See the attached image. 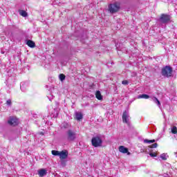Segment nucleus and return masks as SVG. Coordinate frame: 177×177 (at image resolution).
Returning <instances> with one entry per match:
<instances>
[{
  "label": "nucleus",
  "mask_w": 177,
  "mask_h": 177,
  "mask_svg": "<svg viewBox=\"0 0 177 177\" xmlns=\"http://www.w3.org/2000/svg\"><path fill=\"white\" fill-rule=\"evenodd\" d=\"M172 67L169 66H165L161 70V74L162 77L165 78H169V77H172Z\"/></svg>",
  "instance_id": "nucleus-1"
},
{
  "label": "nucleus",
  "mask_w": 177,
  "mask_h": 177,
  "mask_svg": "<svg viewBox=\"0 0 177 177\" xmlns=\"http://www.w3.org/2000/svg\"><path fill=\"white\" fill-rule=\"evenodd\" d=\"M65 138L68 142H74L77 139V133L74 130L68 129L66 132Z\"/></svg>",
  "instance_id": "nucleus-2"
},
{
  "label": "nucleus",
  "mask_w": 177,
  "mask_h": 177,
  "mask_svg": "<svg viewBox=\"0 0 177 177\" xmlns=\"http://www.w3.org/2000/svg\"><path fill=\"white\" fill-rule=\"evenodd\" d=\"M120 9L121 7L119 3H114L109 5L108 11L111 15H114V13H117V12H120Z\"/></svg>",
  "instance_id": "nucleus-3"
},
{
  "label": "nucleus",
  "mask_w": 177,
  "mask_h": 177,
  "mask_svg": "<svg viewBox=\"0 0 177 177\" xmlns=\"http://www.w3.org/2000/svg\"><path fill=\"white\" fill-rule=\"evenodd\" d=\"M91 145L93 147H100L103 145V140L100 136H95L91 139Z\"/></svg>",
  "instance_id": "nucleus-4"
},
{
  "label": "nucleus",
  "mask_w": 177,
  "mask_h": 177,
  "mask_svg": "<svg viewBox=\"0 0 177 177\" xmlns=\"http://www.w3.org/2000/svg\"><path fill=\"white\" fill-rule=\"evenodd\" d=\"M169 20H171V16L165 14L162 15L160 18V23H163V24H167Z\"/></svg>",
  "instance_id": "nucleus-5"
},
{
  "label": "nucleus",
  "mask_w": 177,
  "mask_h": 177,
  "mask_svg": "<svg viewBox=\"0 0 177 177\" xmlns=\"http://www.w3.org/2000/svg\"><path fill=\"white\" fill-rule=\"evenodd\" d=\"M129 118H130L129 113H128V111H125L122 115L123 122H124L125 124H127V125H129L131 124V122H129Z\"/></svg>",
  "instance_id": "nucleus-6"
},
{
  "label": "nucleus",
  "mask_w": 177,
  "mask_h": 177,
  "mask_svg": "<svg viewBox=\"0 0 177 177\" xmlns=\"http://www.w3.org/2000/svg\"><path fill=\"white\" fill-rule=\"evenodd\" d=\"M8 124L12 127H16V125H19V120L16 118L11 117L8 120Z\"/></svg>",
  "instance_id": "nucleus-7"
},
{
  "label": "nucleus",
  "mask_w": 177,
  "mask_h": 177,
  "mask_svg": "<svg viewBox=\"0 0 177 177\" xmlns=\"http://www.w3.org/2000/svg\"><path fill=\"white\" fill-rule=\"evenodd\" d=\"M68 157V151H62L59 152V158L60 160H66Z\"/></svg>",
  "instance_id": "nucleus-8"
},
{
  "label": "nucleus",
  "mask_w": 177,
  "mask_h": 177,
  "mask_svg": "<svg viewBox=\"0 0 177 177\" xmlns=\"http://www.w3.org/2000/svg\"><path fill=\"white\" fill-rule=\"evenodd\" d=\"M119 151H120V153H123L124 154L127 153V156H130L131 155V152H129L128 151V149L126 148L124 146L119 147Z\"/></svg>",
  "instance_id": "nucleus-9"
},
{
  "label": "nucleus",
  "mask_w": 177,
  "mask_h": 177,
  "mask_svg": "<svg viewBox=\"0 0 177 177\" xmlns=\"http://www.w3.org/2000/svg\"><path fill=\"white\" fill-rule=\"evenodd\" d=\"M20 88L22 92H26L27 88H28V83L26 82H21Z\"/></svg>",
  "instance_id": "nucleus-10"
},
{
  "label": "nucleus",
  "mask_w": 177,
  "mask_h": 177,
  "mask_svg": "<svg viewBox=\"0 0 177 177\" xmlns=\"http://www.w3.org/2000/svg\"><path fill=\"white\" fill-rule=\"evenodd\" d=\"M48 174V171L46 169H41L38 171V174L41 177L45 176Z\"/></svg>",
  "instance_id": "nucleus-11"
},
{
  "label": "nucleus",
  "mask_w": 177,
  "mask_h": 177,
  "mask_svg": "<svg viewBox=\"0 0 177 177\" xmlns=\"http://www.w3.org/2000/svg\"><path fill=\"white\" fill-rule=\"evenodd\" d=\"M83 116L82 113L80 112H75V119L77 120V121H80L82 120Z\"/></svg>",
  "instance_id": "nucleus-12"
},
{
  "label": "nucleus",
  "mask_w": 177,
  "mask_h": 177,
  "mask_svg": "<svg viewBox=\"0 0 177 177\" xmlns=\"http://www.w3.org/2000/svg\"><path fill=\"white\" fill-rule=\"evenodd\" d=\"M26 45H28L29 48H35V43L31 40H28L26 42Z\"/></svg>",
  "instance_id": "nucleus-13"
},
{
  "label": "nucleus",
  "mask_w": 177,
  "mask_h": 177,
  "mask_svg": "<svg viewBox=\"0 0 177 177\" xmlns=\"http://www.w3.org/2000/svg\"><path fill=\"white\" fill-rule=\"evenodd\" d=\"M95 96L98 100H103V96H102V93H100V91H96Z\"/></svg>",
  "instance_id": "nucleus-14"
},
{
  "label": "nucleus",
  "mask_w": 177,
  "mask_h": 177,
  "mask_svg": "<svg viewBox=\"0 0 177 177\" xmlns=\"http://www.w3.org/2000/svg\"><path fill=\"white\" fill-rule=\"evenodd\" d=\"M151 100H153V102L154 103H156V104H157V106H158V107H160V106H161V102H160V100H158V99L156 97H153L151 98Z\"/></svg>",
  "instance_id": "nucleus-15"
},
{
  "label": "nucleus",
  "mask_w": 177,
  "mask_h": 177,
  "mask_svg": "<svg viewBox=\"0 0 177 177\" xmlns=\"http://www.w3.org/2000/svg\"><path fill=\"white\" fill-rule=\"evenodd\" d=\"M150 96L147 94H142L138 95V99H149Z\"/></svg>",
  "instance_id": "nucleus-16"
},
{
  "label": "nucleus",
  "mask_w": 177,
  "mask_h": 177,
  "mask_svg": "<svg viewBox=\"0 0 177 177\" xmlns=\"http://www.w3.org/2000/svg\"><path fill=\"white\" fill-rule=\"evenodd\" d=\"M19 15H21V16H22L23 17H27V16H28V14H27V12L23 10H19Z\"/></svg>",
  "instance_id": "nucleus-17"
},
{
  "label": "nucleus",
  "mask_w": 177,
  "mask_h": 177,
  "mask_svg": "<svg viewBox=\"0 0 177 177\" xmlns=\"http://www.w3.org/2000/svg\"><path fill=\"white\" fill-rule=\"evenodd\" d=\"M171 133H174V135H176V133H177V127H176V126H174L171 128Z\"/></svg>",
  "instance_id": "nucleus-18"
},
{
  "label": "nucleus",
  "mask_w": 177,
  "mask_h": 177,
  "mask_svg": "<svg viewBox=\"0 0 177 177\" xmlns=\"http://www.w3.org/2000/svg\"><path fill=\"white\" fill-rule=\"evenodd\" d=\"M59 78L60 81L63 82L66 80V75H64V74H60L59 75Z\"/></svg>",
  "instance_id": "nucleus-19"
},
{
  "label": "nucleus",
  "mask_w": 177,
  "mask_h": 177,
  "mask_svg": "<svg viewBox=\"0 0 177 177\" xmlns=\"http://www.w3.org/2000/svg\"><path fill=\"white\" fill-rule=\"evenodd\" d=\"M154 142H156V140H144V143H154Z\"/></svg>",
  "instance_id": "nucleus-20"
},
{
  "label": "nucleus",
  "mask_w": 177,
  "mask_h": 177,
  "mask_svg": "<svg viewBox=\"0 0 177 177\" xmlns=\"http://www.w3.org/2000/svg\"><path fill=\"white\" fill-rule=\"evenodd\" d=\"M53 156H59L60 152L59 151H56V150H53L51 151Z\"/></svg>",
  "instance_id": "nucleus-21"
},
{
  "label": "nucleus",
  "mask_w": 177,
  "mask_h": 177,
  "mask_svg": "<svg viewBox=\"0 0 177 177\" xmlns=\"http://www.w3.org/2000/svg\"><path fill=\"white\" fill-rule=\"evenodd\" d=\"M6 104H7V106H12V100H8L6 102Z\"/></svg>",
  "instance_id": "nucleus-22"
},
{
  "label": "nucleus",
  "mask_w": 177,
  "mask_h": 177,
  "mask_svg": "<svg viewBox=\"0 0 177 177\" xmlns=\"http://www.w3.org/2000/svg\"><path fill=\"white\" fill-rule=\"evenodd\" d=\"M158 146V144L154 143L150 146V149H156Z\"/></svg>",
  "instance_id": "nucleus-23"
},
{
  "label": "nucleus",
  "mask_w": 177,
  "mask_h": 177,
  "mask_svg": "<svg viewBox=\"0 0 177 177\" xmlns=\"http://www.w3.org/2000/svg\"><path fill=\"white\" fill-rule=\"evenodd\" d=\"M160 158H162V160H167V155L165 153L161 154Z\"/></svg>",
  "instance_id": "nucleus-24"
},
{
  "label": "nucleus",
  "mask_w": 177,
  "mask_h": 177,
  "mask_svg": "<svg viewBox=\"0 0 177 177\" xmlns=\"http://www.w3.org/2000/svg\"><path fill=\"white\" fill-rule=\"evenodd\" d=\"M149 156H150L151 157H157V153H153V152H150V153H149Z\"/></svg>",
  "instance_id": "nucleus-25"
},
{
  "label": "nucleus",
  "mask_w": 177,
  "mask_h": 177,
  "mask_svg": "<svg viewBox=\"0 0 177 177\" xmlns=\"http://www.w3.org/2000/svg\"><path fill=\"white\" fill-rule=\"evenodd\" d=\"M122 85H128V84H129V82H128V80H123L122 82Z\"/></svg>",
  "instance_id": "nucleus-26"
},
{
  "label": "nucleus",
  "mask_w": 177,
  "mask_h": 177,
  "mask_svg": "<svg viewBox=\"0 0 177 177\" xmlns=\"http://www.w3.org/2000/svg\"><path fill=\"white\" fill-rule=\"evenodd\" d=\"M50 96H52V99H53V97H54L52 94H50L49 95H48V97L49 100H50Z\"/></svg>",
  "instance_id": "nucleus-27"
},
{
  "label": "nucleus",
  "mask_w": 177,
  "mask_h": 177,
  "mask_svg": "<svg viewBox=\"0 0 177 177\" xmlns=\"http://www.w3.org/2000/svg\"><path fill=\"white\" fill-rule=\"evenodd\" d=\"M61 164L63 165V167H64V165H66V162L65 161H62L61 162Z\"/></svg>",
  "instance_id": "nucleus-28"
},
{
  "label": "nucleus",
  "mask_w": 177,
  "mask_h": 177,
  "mask_svg": "<svg viewBox=\"0 0 177 177\" xmlns=\"http://www.w3.org/2000/svg\"><path fill=\"white\" fill-rule=\"evenodd\" d=\"M64 128H68V124H66V126H64Z\"/></svg>",
  "instance_id": "nucleus-29"
},
{
  "label": "nucleus",
  "mask_w": 177,
  "mask_h": 177,
  "mask_svg": "<svg viewBox=\"0 0 177 177\" xmlns=\"http://www.w3.org/2000/svg\"><path fill=\"white\" fill-rule=\"evenodd\" d=\"M176 157H177V152L174 153Z\"/></svg>",
  "instance_id": "nucleus-30"
},
{
  "label": "nucleus",
  "mask_w": 177,
  "mask_h": 177,
  "mask_svg": "<svg viewBox=\"0 0 177 177\" xmlns=\"http://www.w3.org/2000/svg\"><path fill=\"white\" fill-rule=\"evenodd\" d=\"M40 135H44V133L43 132H40Z\"/></svg>",
  "instance_id": "nucleus-31"
},
{
  "label": "nucleus",
  "mask_w": 177,
  "mask_h": 177,
  "mask_svg": "<svg viewBox=\"0 0 177 177\" xmlns=\"http://www.w3.org/2000/svg\"><path fill=\"white\" fill-rule=\"evenodd\" d=\"M1 53H3H3H5V52H3V51H1Z\"/></svg>",
  "instance_id": "nucleus-32"
}]
</instances>
